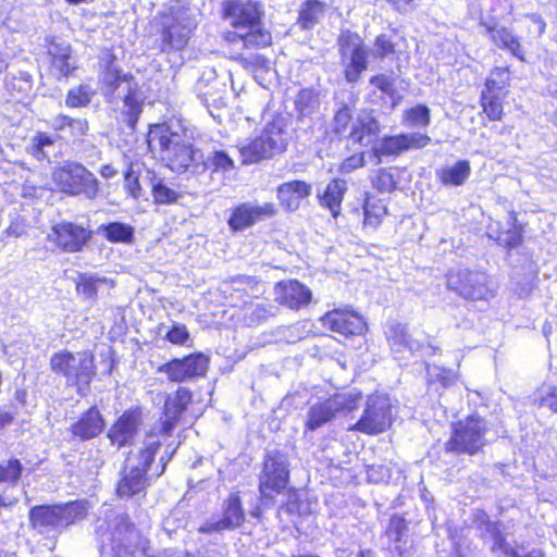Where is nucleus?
Wrapping results in <instances>:
<instances>
[{"label": "nucleus", "mask_w": 557, "mask_h": 557, "mask_svg": "<svg viewBox=\"0 0 557 557\" xmlns=\"http://www.w3.org/2000/svg\"><path fill=\"white\" fill-rule=\"evenodd\" d=\"M150 152L159 153L160 159L172 172L177 174H198L203 168V153L197 149L190 138L171 132L168 124L150 125L146 136Z\"/></svg>", "instance_id": "1"}, {"label": "nucleus", "mask_w": 557, "mask_h": 557, "mask_svg": "<svg viewBox=\"0 0 557 557\" xmlns=\"http://www.w3.org/2000/svg\"><path fill=\"white\" fill-rule=\"evenodd\" d=\"M261 9L251 0H227L223 2V16L235 28L228 34L233 44L247 49L264 48L272 41L271 34L261 23Z\"/></svg>", "instance_id": "2"}, {"label": "nucleus", "mask_w": 557, "mask_h": 557, "mask_svg": "<svg viewBox=\"0 0 557 557\" xmlns=\"http://www.w3.org/2000/svg\"><path fill=\"white\" fill-rule=\"evenodd\" d=\"M101 550L111 557H136L139 531L125 513H113L98 527Z\"/></svg>", "instance_id": "3"}, {"label": "nucleus", "mask_w": 557, "mask_h": 557, "mask_svg": "<svg viewBox=\"0 0 557 557\" xmlns=\"http://www.w3.org/2000/svg\"><path fill=\"white\" fill-rule=\"evenodd\" d=\"M289 139L290 131L287 120L276 116L264 126L259 136L240 146L243 162L251 164L274 158L286 150Z\"/></svg>", "instance_id": "4"}, {"label": "nucleus", "mask_w": 557, "mask_h": 557, "mask_svg": "<svg viewBox=\"0 0 557 557\" xmlns=\"http://www.w3.org/2000/svg\"><path fill=\"white\" fill-rule=\"evenodd\" d=\"M195 10L184 7H172L153 20V26L161 32V50H183L197 27Z\"/></svg>", "instance_id": "5"}, {"label": "nucleus", "mask_w": 557, "mask_h": 557, "mask_svg": "<svg viewBox=\"0 0 557 557\" xmlns=\"http://www.w3.org/2000/svg\"><path fill=\"white\" fill-rule=\"evenodd\" d=\"M49 364L54 374L63 376L66 385L76 386L81 394L89 387L96 375L94 355L87 350L58 351L51 356Z\"/></svg>", "instance_id": "6"}, {"label": "nucleus", "mask_w": 557, "mask_h": 557, "mask_svg": "<svg viewBox=\"0 0 557 557\" xmlns=\"http://www.w3.org/2000/svg\"><path fill=\"white\" fill-rule=\"evenodd\" d=\"M86 516V507L79 502L64 505H38L28 512L29 525L39 534L60 532Z\"/></svg>", "instance_id": "7"}, {"label": "nucleus", "mask_w": 557, "mask_h": 557, "mask_svg": "<svg viewBox=\"0 0 557 557\" xmlns=\"http://www.w3.org/2000/svg\"><path fill=\"white\" fill-rule=\"evenodd\" d=\"M289 482V460L285 453L270 450L265 454L259 474L260 500L263 506L272 504L274 494H280Z\"/></svg>", "instance_id": "8"}, {"label": "nucleus", "mask_w": 557, "mask_h": 557, "mask_svg": "<svg viewBox=\"0 0 557 557\" xmlns=\"http://www.w3.org/2000/svg\"><path fill=\"white\" fill-rule=\"evenodd\" d=\"M52 180L62 193L95 199L99 193V182L83 164L66 161L52 171Z\"/></svg>", "instance_id": "9"}, {"label": "nucleus", "mask_w": 557, "mask_h": 557, "mask_svg": "<svg viewBox=\"0 0 557 557\" xmlns=\"http://www.w3.org/2000/svg\"><path fill=\"white\" fill-rule=\"evenodd\" d=\"M447 288L466 300H485L495 297V290L490 286V278L484 272L469 269L453 270L447 274Z\"/></svg>", "instance_id": "10"}, {"label": "nucleus", "mask_w": 557, "mask_h": 557, "mask_svg": "<svg viewBox=\"0 0 557 557\" xmlns=\"http://www.w3.org/2000/svg\"><path fill=\"white\" fill-rule=\"evenodd\" d=\"M344 75L348 83H357L362 72L368 69L369 52L363 39L348 29L342 30L337 39Z\"/></svg>", "instance_id": "11"}, {"label": "nucleus", "mask_w": 557, "mask_h": 557, "mask_svg": "<svg viewBox=\"0 0 557 557\" xmlns=\"http://www.w3.org/2000/svg\"><path fill=\"white\" fill-rule=\"evenodd\" d=\"M102 82L113 92H116L117 98L123 99L127 125L134 129L139 115L138 84L136 78L128 74L122 75L111 63L103 73Z\"/></svg>", "instance_id": "12"}, {"label": "nucleus", "mask_w": 557, "mask_h": 557, "mask_svg": "<svg viewBox=\"0 0 557 557\" xmlns=\"http://www.w3.org/2000/svg\"><path fill=\"white\" fill-rule=\"evenodd\" d=\"M487 423L478 416L468 417L459 421L455 426L446 450L451 453L476 454L486 443L484 435Z\"/></svg>", "instance_id": "13"}, {"label": "nucleus", "mask_w": 557, "mask_h": 557, "mask_svg": "<svg viewBox=\"0 0 557 557\" xmlns=\"http://www.w3.org/2000/svg\"><path fill=\"white\" fill-rule=\"evenodd\" d=\"M391 423L392 405L389 399L382 395H371L367 399L361 418L348 430L375 435L383 433Z\"/></svg>", "instance_id": "14"}, {"label": "nucleus", "mask_w": 557, "mask_h": 557, "mask_svg": "<svg viewBox=\"0 0 557 557\" xmlns=\"http://www.w3.org/2000/svg\"><path fill=\"white\" fill-rule=\"evenodd\" d=\"M148 395L153 404L162 405V417L158 432L170 434L190 403L191 393L187 388L181 387L174 394L165 395L158 393L153 395V393L149 392Z\"/></svg>", "instance_id": "15"}, {"label": "nucleus", "mask_w": 557, "mask_h": 557, "mask_svg": "<svg viewBox=\"0 0 557 557\" xmlns=\"http://www.w3.org/2000/svg\"><path fill=\"white\" fill-rule=\"evenodd\" d=\"M277 212L278 210L273 202L247 201L233 209L227 223L233 231L239 232L258 222L272 219Z\"/></svg>", "instance_id": "16"}, {"label": "nucleus", "mask_w": 557, "mask_h": 557, "mask_svg": "<svg viewBox=\"0 0 557 557\" xmlns=\"http://www.w3.org/2000/svg\"><path fill=\"white\" fill-rule=\"evenodd\" d=\"M209 359L205 355L194 354L182 359H173L161 366L159 370L164 371L171 381L183 382L205 375Z\"/></svg>", "instance_id": "17"}, {"label": "nucleus", "mask_w": 557, "mask_h": 557, "mask_svg": "<svg viewBox=\"0 0 557 557\" xmlns=\"http://www.w3.org/2000/svg\"><path fill=\"white\" fill-rule=\"evenodd\" d=\"M49 237L63 251L76 252L88 243L90 233L81 225L62 222L52 227Z\"/></svg>", "instance_id": "18"}, {"label": "nucleus", "mask_w": 557, "mask_h": 557, "mask_svg": "<svg viewBox=\"0 0 557 557\" xmlns=\"http://www.w3.org/2000/svg\"><path fill=\"white\" fill-rule=\"evenodd\" d=\"M323 325L344 336L361 335L366 329L362 317L352 310L335 309L322 318Z\"/></svg>", "instance_id": "19"}, {"label": "nucleus", "mask_w": 557, "mask_h": 557, "mask_svg": "<svg viewBox=\"0 0 557 557\" xmlns=\"http://www.w3.org/2000/svg\"><path fill=\"white\" fill-rule=\"evenodd\" d=\"M311 298V290L299 281H282L275 286V300L290 309L298 310L307 306Z\"/></svg>", "instance_id": "20"}, {"label": "nucleus", "mask_w": 557, "mask_h": 557, "mask_svg": "<svg viewBox=\"0 0 557 557\" xmlns=\"http://www.w3.org/2000/svg\"><path fill=\"white\" fill-rule=\"evenodd\" d=\"M244 519L245 513L242 508L240 498L237 494H232L225 500L222 519L205 523L200 527L199 531L211 533L236 529L242 525Z\"/></svg>", "instance_id": "21"}, {"label": "nucleus", "mask_w": 557, "mask_h": 557, "mask_svg": "<svg viewBox=\"0 0 557 557\" xmlns=\"http://www.w3.org/2000/svg\"><path fill=\"white\" fill-rule=\"evenodd\" d=\"M312 193V185L301 180H293L280 184L276 188V198L280 206L287 212H296L301 201Z\"/></svg>", "instance_id": "22"}, {"label": "nucleus", "mask_w": 557, "mask_h": 557, "mask_svg": "<svg viewBox=\"0 0 557 557\" xmlns=\"http://www.w3.org/2000/svg\"><path fill=\"white\" fill-rule=\"evenodd\" d=\"M139 425V409L125 411L117 421L110 428L108 437L111 444L117 447L132 445Z\"/></svg>", "instance_id": "23"}, {"label": "nucleus", "mask_w": 557, "mask_h": 557, "mask_svg": "<svg viewBox=\"0 0 557 557\" xmlns=\"http://www.w3.org/2000/svg\"><path fill=\"white\" fill-rule=\"evenodd\" d=\"M357 99L351 91L341 90L334 97V116L331 129L334 134L343 136L351 123L356 111Z\"/></svg>", "instance_id": "24"}, {"label": "nucleus", "mask_w": 557, "mask_h": 557, "mask_svg": "<svg viewBox=\"0 0 557 557\" xmlns=\"http://www.w3.org/2000/svg\"><path fill=\"white\" fill-rule=\"evenodd\" d=\"M483 26L490 40L497 48L507 50L517 59L524 61V49L521 46L520 38L511 29L498 23H484Z\"/></svg>", "instance_id": "25"}, {"label": "nucleus", "mask_w": 557, "mask_h": 557, "mask_svg": "<svg viewBox=\"0 0 557 557\" xmlns=\"http://www.w3.org/2000/svg\"><path fill=\"white\" fill-rule=\"evenodd\" d=\"M104 429V420L96 407H91L82 414L77 422L72 424L73 435L82 441L91 440L98 436Z\"/></svg>", "instance_id": "26"}, {"label": "nucleus", "mask_w": 557, "mask_h": 557, "mask_svg": "<svg viewBox=\"0 0 557 557\" xmlns=\"http://www.w3.org/2000/svg\"><path fill=\"white\" fill-rule=\"evenodd\" d=\"M347 191V183L341 178L332 180L322 194L318 195L321 206L326 207L336 218L341 213V205Z\"/></svg>", "instance_id": "27"}, {"label": "nucleus", "mask_w": 557, "mask_h": 557, "mask_svg": "<svg viewBox=\"0 0 557 557\" xmlns=\"http://www.w3.org/2000/svg\"><path fill=\"white\" fill-rule=\"evenodd\" d=\"M471 166L468 160H459L453 165L436 170V175L446 186H461L469 178Z\"/></svg>", "instance_id": "28"}, {"label": "nucleus", "mask_w": 557, "mask_h": 557, "mask_svg": "<svg viewBox=\"0 0 557 557\" xmlns=\"http://www.w3.org/2000/svg\"><path fill=\"white\" fill-rule=\"evenodd\" d=\"M298 120L312 119L320 108V94L313 88H302L294 100Z\"/></svg>", "instance_id": "29"}, {"label": "nucleus", "mask_w": 557, "mask_h": 557, "mask_svg": "<svg viewBox=\"0 0 557 557\" xmlns=\"http://www.w3.org/2000/svg\"><path fill=\"white\" fill-rule=\"evenodd\" d=\"M326 4L320 0H306L300 4L297 24L301 29L314 27L325 15Z\"/></svg>", "instance_id": "30"}, {"label": "nucleus", "mask_w": 557, "mask_h": 557, "mask_svg": "<svg viewBox=\"0 0 557 557\" xmlns=\"http://www.w3.org/2000/svg\"><path fill=\"white\" fill-rule=\"evenodd\" d=\"M108 285V278L91 273H79L76 278V292L79 297L89 302H95L98 290Z\"/></svg>", "instance_id": "31"}, {"label": "nucleus", "mask_w": 557, "mask_h": 557, "mask_svg": "<svg viewBox=\"0 0 557 557\" xmlns=\"http://www.w3.org/2000/svg\"><path fill=\"white\" fill-rule=\"evenodd\" d=\"M380 131V124L376 119L367 115L359 117L357 122L354 123L349 132V138L362 146H368L372 137L377 136Z\"/></svg>", "instance_id": "32"}, {"label": "nucleus", "mask_w": 557, "mask_h": 557, "mask_svg": "<svg viewBox=\"0 0 557 557\" xmlns=\"http://www.w3.org/2000/svg\"><path fill=\"white\" fill-rule=\"evenodd\" d=\"M387 338L391 347L394 350L400 351L401 348L414 352L421 349L422 345L418 339H414L409 333L407 325L394 324L389 327Z\"/></svg>", "instance_id": "33"}, {"label": "nucleus", "mask_w": 557, "mask_h": 557, "mask_svg": "<svg viewBox=\"0 0 557 557\" xmlns=\"http://www.w3.org/2000/svg\"><path fill=\"white\" fill-rule=\"evenodd\" d=\"M362 400V394L360 392H346L335 394L327 398L326 401L330 408L335 414L344 413L347 414L357 409Z\"/></svg>", "instance_id": "34"}, {"label": "nucleus", "mask_w": 557, "mask_h": 557, "mask_svg": "<svg viewBox=\"0 0 557 557\" xmlns=\"http://www.w3.org/2000/svg\"><path fill=\"white\" fill-rule=\"evenodd\" d=\"M336 414L330 408L327 401L318 403L312 405L307 412L306 429L315 431L329 421H331Z\"/></svg>", "instance_id": "35"}, {"label": "nucleus", "mask_w": 557, "mask_h": 557, "mask_svg": "<svg viewBox=\"0 0 557 557\" xmlns=\"http://www.w3.org/2000/svg\"><path fill=\"white\" fill-rule=\"evenodd\" d=\"M147 178L151 186L153 199L157 203L169 205L177 200L178 194L168 187L161 177H159L153 171H147Z\"/></svg>", "instance_id": "36"}, {"label": "nucleus", "mask_w": 557, "mask_h": 557, "mask_svg": "<svg viewBox=\"0 0 557 557\" xmlns=\"http://www.w3.org/2000/svg\"><path fill=\"white\" fill-rule=\"evenodd\" d=\"M98 232L112 243H129L134 238V228L121 222L101 224Z\"/></svg>", "instance_id": "37"}, {"label": "nucleus", "mask_w": 557, "mask_h": 557, "mask_svg": "<svg viewBox=\"0 0 557 557\" xmlns=\"http://www.w3.org/2000/svg\"><path fill=\"white\" fill-rule=\"evenodd\" d=\"M508 228L499 232L496 239L499 245L507 248H515L520 245L522 240V227L517 224V216L513 212L508 215Z\"/></svg>", "instance_id": "38"}, {"label": "nucleus", "mask_w": 557, "mask_h": 557, "mask_svg": "<svg viewBox=\"0 0 557 557\" xmlns=\"http://www.w3.org/2000/svg\"><path fill=\"white\" fill-rule=\"evenodd\" d=\"M505 95L482 90L481 103L483 112L492 121H500L503 117V99Z\"/></svg>", "instance_id": "39"}, {"label": "nucleus", "mask_w": 557, "mask_h": 557, "mask_svg": "<svg viewBox=\"0 0 557 557\" xmlns=\"http://www.w3.org/2000/svg\"><path fill=\"white\" fill-rule=\"evenodd\" d=\"M370 84L387 96L391 101V108H395L401 99V96L395 88V78L392 75L379 74L370 79Z\"/></svg>", "instance_id": "40"}, {"label": "nucleus", "mask_w": 557, "mask_h": 557, "mask_svg": "<svg viewBox=\"0 0 557 557\" xmlns=\"http://www.w3.org/2000/svg\"><path fill=\"white\" fill-rule=\"evenodd\" d=\"M94 95L95 90L90 85L82 84L73 87L66 95L65 106L69 108H85L90 103Z\"/></svg>", "instance_id": "41"}, {"label": "nucleus", "mask_w": 557, "mask_h": 557, "mask_svg": "<svg viewBox=\"0 0 557 557\" xmlns=\"http://www.w3.org/2000/svg\"><path fill=\"white\" fill-rule=\"evenodd\" d=\"M233 159L224 150H215L207 158L203 157V168L201 173L206 170L213 172H227L234 169Z\"/></svg>", "instance_id": "42"}, {"label": "nucleus", "mask_w": 557, "mask_h": 557, "mask_svg": "<svg viewBox=\"0 0 557 557\" xmlns=\"http://www.w3.org/2000/svg\"><path fill=\"white\" fill-rule=\"evenodd\" d=\"M404 151H406V146L403 134L384 137L379 146L373 148V152L379 159H381V156H398Z\"/></svg>", "instance_id": "43"}, {"label": "nucleus", "mask_w": 557, "mask_h": 557, "mask_svg": "<svg viewBox=\"0 0 557 557\" xmlns=\"http://www.w3.org/2000/svg\"><path fill=\"white\" fill-rule=\"evenodd\" d=\"M364 224L376 227L387 213L385 205L380 199L367 198L363 202Z\"/></svg>", "instance_id": "44"}, {"label": "nucleus", "mask_w": 557, "mask_h": 557, "mask_svg": "<svg viewBox=\"0 0 557 557\" xmlns=\"http://www.w3.org/2000/svg\"><path fill=\"white\" fill-rule=\"evenodd\" d=\"M159 442H151L145 451H141V459H144V467H141V484L150 478H158L164 471V465L158 463L156 469L148 474L151 470V463L153 462L154 454L159 449Z\"/></svg>", "instance_id": "45"}, {"label": "nucleus", "mask_w": 557, "mask_h": 557, "mask_svg": "<svg viewBox=\"0 0 557 557\" xmlns=\"http://www.w3.org/2000/svg\"><path fill=\"white\" fill-rule=\"evenodd\" d=\"M139 492V468L132 467L117 484L116 493L121 498H129Z\"/></svg>", "instance_id": "46"}, {"label": "nucleus", "mask_w": 557, "mask_h": 557, "mask_svg": "<svg viewBox=\"0 0 557 557\" xmlns=\"http://www.w3.org/2000/svg\"><path fill=\"white\" fill-rule=\"evenodd\" d=\"M23 471V465L18 459H9L0 462V483L16 485Z\"/></svg>", "instance_id": "47"}, {"label": "nucleus", "mask_w": 557, "mask_h": 557, "mask_svg": "<svg viewBox=\"0 0 557 557\" xmlns=\"http://www.w3.org/2000/svg\"><path fill=\"white\" fill-rule=\"evenodd\" d=\"M508 82H509L508 69L507 67H495L491 72L490 77L485 82L484 90L505 95L504 90L508 86Z\"/></svg>", "instance_id": "48"}, {"label": "nucleus", "mask_w": 557, "mask_h": 557, "mask_svg": "<svg viewBox=\"0 0 557 557\" xmlns=\"http://www.w3.org/2000/svg\"><path fill=\"white\" fill-rule=\"evenodd\" d=\"M407 531V523L403 517L393 516L389 519L388 525L385 530V535L389 540L391 543L395 544V548L399 549L398 543L401 542L403 536Z\"/></svg>", "instance_id": "49"}, {"label": "nucleus", "mask_w": 557, "mask_h": 557, "mask_svg": "<svg viewBox=\"0 0 557 557\" xmlns=\"http://www.w3.org/2000/svg\"><path fill=\"white\" fill-rule=\"evenodd\" d=\"M405 120L413 127L428 126L430 124V110L424 104H418L405 112Z\"/></svg>", "instance_id": "50"}, {"label": "nucleus", "mask_w": 557, "mask_h": 557, "mask_svg": "<svg viewBox=\"0 0 557 557\" xmlns=\"http://www.w3.org/2000/svg\"><path fill=\"white\" fill-rule=\"evenodd\" d=\"M373 187L381 193H391L396 188V181L391 171L380 169L372 181Z\"/></svg>", "instance_id": "51"}, {"label": "nucleus", "mask_w": 557, "mask_h": 557, "mask_svg": "<svg viewBox=\"0 0 557 557\" xmlns=\"http://www.w3.org/2000/svg\"><path fill=\"white\" fill-rule=\"evenodd\" d=\"M473 522L476 529L481 532V537L483 539L495 533L499 528V524L491 521L490 516L483 510H478L475 512Z\"/></svg>", "instance_id": "52"}, {"label": "nucleus", "mask_w": 557, "mask_h": 557, "mask_svg": "<svg viewBox=\"0 0 557 557\" xmlns=\"http://www.w3.org/2000/svg\"><path fill=\"white\" fill-rule=\"evenodd\" d=\"M77 67L72 53L70 57L51 59V69L58 77H67Z\"/></svg>", "instance_id": "53"}, {"label": "nucleus", "mask_w": 557, "mask_h": 557, "mask_svg": "<svg viewBox=\"0 0 557 557\" xmlns=\"http://www.w3.org/2000/svg\"><path fill=\"white\" fill-rule=\"evenodd\" d=\"M494 543L491 547L493 553L500 552L506 557H519V553L510 546V544L506 541L500 529L498 528L495 533L490 535Z\"/></svg>", "instance_id": "54"}, {"label": "nucleus", "mask_w": 557, "mask_h": 557, "mask_svg": "<svg viewBox=\"0 0 557 557\" xmlns=\"http://www.w3.org/2000/svg\"><path fill=\"white\" fill-rule=\"evenodd\" d=\"M165 338L175 345H184L189 339V332L184 324H174L165 333Z\"/></svg>", "instance_id": "55"}, {"label": "nucleus", "mask_w": 557, "mask_h": 557, "mask_svg": "<svg viewBox=\"0 0 557 557\" xmlns=\"http://www.w3.org/2000/svg\"><path fill=\"white\" fill-rule=\"evenodd\" d=\"M428 374L431 377V380H435L440 382L444 387L450 386L455 382V374L451 370H447L444 368H429Z\"/></svg>", "instance_id": "56"}, {"label": "nucleus", "mask_w": 557, "mask_h": 557, "mask_svg": "<svg viewBox=\"0 0 557 557\" xmlns=\"http://www.w3.org/2000/svg\"><path fill=\"white\" fill-rule=\"evenodd\" d=\"M403 138L405 139L406 151L424 148L431 143L428 135L420 133L403 134Z\"/></svg>", "instance_id": "57"}, {"label": "nucleus", "mask_w": 557, "mask_h": 557, "mask_svg": "<svg viewBox=\"0 0 557 557\" xmlns=\"http://www.w3.org/2000/svg\"><path fill=\"white\" fill-rule=\"evenodd\" d=\"M364 154L363 153H356L348 158H346L341 166L339 172L343 174H349L354 172L357 169H360L364 165Z\"/></svg>", "instance_id": "58"}, {"label": "nucleus", "mask_w": 557, "mask_h": 557, "mask_svg": "<svg viewBox=\"0 0 557 557\" xmlns=\"http://www.w3.org/2000/svg\"><path fill=\"white\" fill-rule=\"evenodd\" d=\"M393 51L394 46L385 35H381L376 38L373 50L376 57L384 58L392 53Z\"/></svg>", "instance_id": "59"}, {"label": "nucleus", "mask_w": 557, "mask_h": 557, "mask_svg": "<svg viewBox=\"0 0 557 557\" xmlns=\"http://www.w3.org/2000/svg\"><path fill=\"white\" fill-rule=\"evenodd\" d=\"M48 53L51 59L61 58V57H70L72 53L71 46L65 41H51Z\"/></svg>", "instance_id": "60"}, {"label": "nucleus", "mask_w": 557, "mask_h": 557, "mask_svg": "<svg viewBox=\"0 0 557 557\" xmlns=\"http://www.w3.org/2000/svg\"><path fill=\"white\" fill-rule=\"evenodd\" d=\"M71 134L75 137L84 136L88 132V123L84 119H73L71 117V122L69 125Z\"/></svg>", "instance_id": "61"}, {"label": "nucleus", "mask_w": 557, "mask_h": 557, "mask_svg": "<svg viewBox=\"0 0 557 557\" xmlns=\"http://www.w3.org/2000/svg\"><path fill=\"white\" fill-rule=\"evenodd\" d=\"M125 181L131 190L133 197H137L139 193V175L135 174L132 168H129L125 173Z\"/></svg>", "instance_id": "62"}, {"label": "nucleus", "mask_w": 557, "mask_h": 557, "mask_svg": "<svg viewBox=\"0 0 557 557\" xmlns=\"http://www.w3.org/2000/svg\"><path fill=\"white\" fill-rule=\"evenodd\" d=\"M13 407L14 406L11 405L10 409H8L7 406L0 408V429L12 423L14 416L17 413V410Z\"/></svg>", "instance_id": "63"}, {"label": "nucleus", "mask_w": 557, "mask_h": 557, "mask_svg": "<svg viewBox=\"0 0 557 557\" xmlns=\"http://www.w3.org/2000/svg\"><path fill=\"white\" fill-rule=\"evenodd\" d=\"M541 407H547L553 412L557 413V392L554 389L553 392L547 393L542 396L539 401Z\"/></svg>", "instance_id": "64"}]
</instances>
